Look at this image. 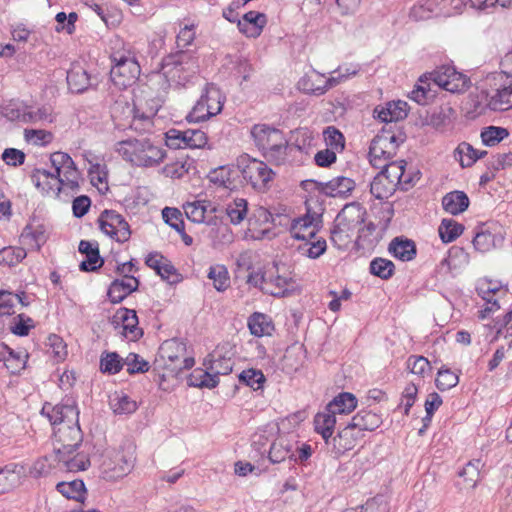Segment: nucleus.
<instances>
[{"label":"nucleus","mask_w":512,"mask_h":512,"mask_svg":"<svg viewBox=\"0 0 512 512\" xmlns=\"http://www.w3.org/2000/svg\"><path fill=\"white\" fill-rule=\"evenodd\" d=\"M405 165L406 162L403 160L393 161L381 166L382 170L378 174L385 175L392 184L395 186L402 185V188L407 190L409 186L414 184V178H404Z\"/></svg>","instance_id":"obj_25"},{"label":"nucleus","mask_w":512,"mask_h":512,"mask_svg":"<svg viewBox=\"0 0 512 512\" xmlns=\"http://www.w3.org/2000/svg\"><path fill=\"white\" fill-rule=\"evenodd\" d=\"M326 146L335 152H342L345 148L344 135L334 126H328L323 131Z\"/></svg>","instance_id":"obj_53"},{"label":"nucleus","mask_w":512,"mask_h":512,"mask_svg":"<svg viewBox=\"0 0 512 512\" xmlns=\"http://www.w3.org/2000/svg\"><path fill=\"white\" fill-rule=\"evenodd\" d=\"M248 203L244 198H236L226 207V214L232 224H240L247 215Z\"/></svg>","instance_id":"obj_49"},{"label":"nucleus","mask_w":512,"mask_h":512,"mask_svg":"<svg viewBox=\"0 0 512 512\" xmlns=\"http://www.w3.org/2000/svg\"><path fill=\"white\" fill-rule=\"evenodd\" d=\"M432 81L440 88L452 93L466 90L470 85L469 78L451 66H442L430 73Z\"/></svg>","instance_id":"obj_12"},{"label":"nucleus","mask_w":512,"mask_h":512,"mask_svg":"<svg viewBox=\"0 0 512 512\" xmlns=\"http://www.w3.org/2000/svg\"><path fill=\"white\" fill-rule=\"evenodd\" d=\"M162 217L166 224L173 228L178 233L184 231V221L182 219V213L177 208L165 207L162 210Z\"/></svg>","instance_id":"obj_63"},{"label":"nucleus","mask_w":512,"mask_h":512,"mask_svg":"<svg viewBox=\"0 0 512 512\" xmlns=\"http://www.w3.org/2000/svg\"><path fill=\"white\" fill-rule=\"evenodd\" d=\"M469 198L463 191H452L442 198L444 210L452 215L463 213L469 206Z\"/></svg>","instance_id":"obj_31"},{"label":"nucleus","mask_w":512,"mask_h":512,"mask_svg":"<svg viewBox=\"0 0 512 512\" xmlns=\"http://www.w3.org/2000/svg\"><path fill=\"white\" fill-rule=\"evenodd\" d=\"M184 211L192 222L211 225L214 223L211 215L216 213L217 207L210 201L199 200L184 205Z\"/></svg>","instance_id":"obj_20"},{"label":"nucleus","mask_w":512,"mask_h":512,"mask_svg":"<svg viewBox=\"0 0 512 512\" xmlns=\"http://www.w3.org/2000/svg\"><path fill=\"white\" fill-rule=\"evenodd\" d=\"M406 365L412 374L420 377H425L432 369L430 362L424 356L411 355L408 357Z\"/></svg>","instance_id":"obj_62"},{"label":"nucleus","mask_w":512,"mask_h":512,"mask_svg":"<svg viewBox=\"0 0 512 512\" xmlns=\"http://www.w3.org/2000/svg\"><path fill=\"white\" fill-rule=\"evenodd\" d=\"M395 190L396 186L385 175L377 174L370 184V193L378 200L388 199Z\"/></svg>","instance_id":"obj_41"},{"label":"nucleus","mask_w":512,"mask_h":512,"mask_svg":"<svg viewBox=\"0 0 512 512\" xmlns=\"http://www.w3.org/2000/svg\"><path fill=\"white\" fill-rule=\"evenodd\" d=\"M56 490L67 499L83 502L87 493L82 480L62 481L56 485Z\"/></svg>","instance_id":"obj_35"},{"label":"nucleus","mask_w":512,"mask_h":512,"mask_svg":"<svg viewBox=\"0 0 512 512\" xmlns=\"http://www.w3.org/2000/svg\"><path fill=\"white\" fill-rule=\"evenodd\" d=\"M111 60L114 65L110 69V79L119 89H125L136 82L140 75V65L135 59L130 47L122 42L119 35L114 36L111 41Z\"/></svg>","instance_id":"obj_1"},{"label":"nucleus","mask_w":512,"mask_h":512,"mask_svg":"<svg viewBox=\"0 0 512 512\" xmlns=\"http://www.w3.org/2000/svg\"><path fill=\"white\" fill-rule=\"evenodd\" d=\"M505 233L503 227L497 222H487L477 228L473 238L474 248L482 253L502 246Z\"/></svg>","instance_id":"obj_11"},{"label":"nucleus","mask_w":512,"mask_h":512,"mask_svg":"<svg viewBox=\"0 0 512 512\" xmlns=\"http://www.w3.org/2000/svg\"><path fill=\"white\" fill-rule=\"evenodd\" d=\"M320 222L321 216L318 214L307 213L296 218L290 226L291 236L302 241L312 240L318 232Z\"/></svg>","instance_id":"obj_18"},{"label":"nucleus","mask_w":512,"mask_h":512,"mask_svg":"<svg viewBox=\"0 0 512 512\" xmlns=\"http://www.w3.org/2000/svg\"><path fill=\"white\" fill-rule=\"evenodd\" d=\"M482 99L492 111H506L512 108V83L501 85L491 94L486 90L480 92Z\"/></svg>","instance_id":"obj_19"},{"label":"nucleus","mask_w":512,"mask_h":512,"mask_svg":"<svg viewBox=\"0 0 512 512\" xmlns=\"http://www.w3.org/2000/svg\"><path fill=\"white\" fill-rule=\"evenodd\" d=\"M456 153L460 156V164L462 167H470L477 160L487 155L485 150H477L469 143L463 142L456 148Z\"/></svg>","instance_id":"obj_42"},{"label":"nucleus","mask_w":512,"mask_h":512,"mask_svg":"<svg viewBox=\"0 0 512 512\" xmlns=\"http://www.w3.org/2000/svg\"><path fill=\"white\" fill-rule=\"evenodd\" d=\"M407 103L404 101H393L387 103L386 107H376L374 113L382 122H396L406 118Z\"/></svg>","instance_id":"obj_28"},{"label":"nucleus","mask_w":512,"mask_h":512,"mask_svg":"<svg viewBox=\"0 0 512 512\" xmlns=\"http://www.w3.org/2000/svg\"><path fill=\"white\" fill-rule=\"evenodd\" d=\"M50 171L45 169H34L31 174L33 184L40 189L43 193L49 194L51 192L57 194L58 177L54 176Z\"/></svg>","instance_id":"obj_32"},{"label":"nucleus","mask_w":512,"mask_h":512,"mask_svg":"<svg viewBox=\"0 0 512 512\" xmlns=\"http://www.w3.org/2000/svg\"><path fill=\"white\" fill-rule=\"evenodd\" d=\"M187 383L192 387L199 388H215L219 383V378L216 375H213L210 370H203L201 368H197L193 370V372L187 378Z\"/></svg>","instance_id":"obj_40"},{"label":"nucleus","mask_w":512,"mask_h":512,"mask_svg":"<svg viewBox=\"0 0 512 512\" xmlns=\"http://www.w3.org/2000/svg\"><path fill=\"white\" fill-rule=\"evenodd\" d=\"M403 139L388 131L377 134L369 146L370 163L377 168L381 167V160L392 159Z\"/></svg>","instance_id":"obj_7"},{"label":"nucleus","mask_w":512,"mask_h":512,"mask_svg":"<svg viewBox=\"0 0 512 512\" xmlns=\"http://www.w3.org/2000/svg\"><path fill=\"white\" fill-rule=\"evenodd\" d=\"M198 62L191 54L176 52L162 61L161 73L170 86L184 87L198 72Z\"/></svg>","instance_id":"obj_5"},{"label":"nucleus","mask_w":512,"mask_h":512,"mask_svg":"<svg viewBox=\"0 0 512 512\" xmlns=\"http://www.w3.org/2000/svg\"><path fill=\"white\" fill-rule=\"evenodd\" d=\"M350 423L364 434L365 431H374L382 424V417L371 410H360L353 416Z\"/></svg>","instance_id":"obj_30"},{"label":"nucleus","mask_w":512,"mask_h":512,"mask_svg":"<svg viewBox=\"0 0 512 512\" xmlns=\"http://www.w3.org/2000/svg\"><path fill=\"white\" fill-rule=\"evenodd\" d=\"M295 456L293 443L285 437L275 439L269 448L268 458L271 463L278 464Z\"/></svg>","instance_id":"obj_26"},{"label":"nucleus","mask_w":512,"mask_h":512,"mask_svg":"<svg viewBox=\"0 0 512 512\" xmlns=\"http://www.w3.org/2000/svg\"><path fill=\"white\" fill-rule=\"evenodd\" d=\"M335 425L336 415L328 411L327 407L324 411L317 413L314 417L315 431L322 436L326 446H330Z\"/></svg>","instance_id":"obj_27"},{"label":"nucleus","mask_w":512,"mask_h":512,"mask_svg":"<svg viewBox=\"0 0 512 512\" xmlns=\"http://www.w3.org/2000/svg\"><path fill=\"white\" fill-rule=\"evenodd\" d=\"M111 407L116 414H130L136 411L137 404L126 394H117L111 400Z\"/></svg>","instance_id":"obj_59"},{"label":"nucleus","mask_w":512,"mask_h":512,"mask_svg":"<svg viewBox=\"0 0 512 512\" xmlns=\"http://www.w3.org/2000/svg\"><path fill=\"white\" fill-rule=\"evenodd\" d=\"M316 185L317 190L333 198L347 199L356 187V183L352 178L338 176L328 182L311 181Z\"/></svg>","instance_id":"obj_17"},{"label":"nucleus","mask_w":512,"mask_h":512,"mask_svg":"<svg viewBox=\"0 0 512 512\" xmlns=\"http://www.w3.org/2000/svg\"><path fill=\"white\" fill-rule=\"evenodd\" d=\"M27 256L26 250L22 247H4L0 249V264L16 266Z\"/></svg>","instance_id":"obj_52"},{"label":"nucleus","mask_w":512,"mask_h":512,"mask_svg":"<svg viewBox=\"0 0 512 512\" xmlns=\"http://www.w3.org/2000/svg\"><path fill=\"white\" fill-rule=\"evenodd\" d=\"M509 135L508 130L503 127L489 126L481 132V139L484 145L494 146Z\"/></svg>","instance_id":"obj_60"},{"label":"nucleus","mask_w":512,"mask_h":512,"mask_svg":"<svg viewBox=\"0 0 512 512\" xmlns=\"http://www.w3.org/2000/svg\"><path fill=\"white\" fill-rule=\"evenodd\" d=\"M478 295L486 302V307L479 312V318L485 319L490 313L498 311L502 304L501 300L508 296V290L498 286L492 281L482 282L477 287Z\"/></svg>","instance_id":"obj_13"},{"label":"nucleus","mask_w":512,"mask_h":512,"mask_svg":"<svg viewBox=\"0 0 512 512\" xmlns=\"http://www.w3.org/2000/svg\"><path fill=\"white\" fill-rule=\"evenodd\" d=\"M56 459L61 464V469L68 472L84 471L90 466L89 458L83 453L57 454Z\"/></svg>","instance_id":"obj_34"},{"label":"nucleus","mask_w":512,"mask_h":512,"mask_svg":"<svg viewBox=\"0 0 512 512\" xmlns=\"http://www.w3.org/2000/svg\"><path fill=\"white\" fill-rule=\"evenodd\" d=\"M463 230V225L453 219H443L438 227L439 236L444 243L453 242Z\"/></svg>","instance_id":"obj_44"},{"label":"nucleus","mask_w":512,"mask_h":512,"mask_svg":"<svg viewBox=\"0 0 512 512\" xmlns=\"http://www.w3.org/2000/svg\"><path fill=\"white\" fill-rule=\"evenodd\" d=\"M68 88L73 93H83L98 84V77L79 62L72 63L67 71Z\"/></svg>","instance_id":"obj_16"},{"label":"nucleus","mask_w":512,"mask_h":512,"mask_svg":"<svg viewBox=\"0 0 512 512\" xmlns=\"http://www.w3.org/2000/svg\"><path fill=\"white\" fill-rule=\"evenodd\" d=\"M251 136L262 156L270 163L280 165L287 157L288 141L284 133L267 124H255Z\"/></svg>","instance_id":"obj_2"},{"label":"nucleus","mask_w":512,"mask_h":512,"mask_svg":"<svg viewBox=\"0 0 512 512\" xmlns=\"http://www.w3.org/2000/svg\"><path fill=\"white\" fill-rule=\"evenodd\" d=\"M292 279L287 276L271 275L267 278L266 286L262 287V291L272 296L283 297L289 291Z\"/></svg>","instance_id":"obj_39"},{"label":"nucleus","mask_w":512,"mask_h":512,"mask_svg":"<svg viewBox=\"0 0 512 512\" xmlns=\"http://www.w3.org/2000/svg\"><path fill=\"white\" fill-rule=\"evenodd\" d=\"M63 174V177L58 176V187H57V194L61 192V189L63 186L69 188L72 191H76L79 189V179H80V173L78 169L76 168L75 163L73 162V165H66V167L61 171Z\"/></svg>","instance_id":"obj_43"},{"label":"nucleus","mask_w":512,"mask_h":512,"mask_svg":"<svg viewBox=\"0 0 512 512\" xmlns=\"http://www.w3.org/2000/svg\"><path fill=\"white\" fill-rule=\"evenodd\" d=\"M166 145L171 149L203 148L208 141L206 134L199 129H169L165 133Z\"/></svg>","instance_id":"obj_9"},{"label":"nucleus","mask_w":512,"mask_h":512,"mask_svg":"<svg viewBox=\"0 0 512 512\" xmlns=\"http://www.w3.org/2000/svg\"><path fill=\"white\" fill-rule=\"evenodd\" d=\"M202 96L205 98L207 107L213 116L221 112L223 108L224 97L218 88L213 85H208L202 93Z\"/></svg>","instance_id":"obj_48"},{"label":"nucleus","mask_w":512,"mask_h":512,"mask_svg":"<svg viewBox=\"0 0 512 512\" xmlns=\"http://www.w3.org/2000/svg\"><path fill=\"white\" fill-rule=\"evenodd\" d=\"M389 252L401 261H411L416 257L417 249L414 241L403 238H394L388 247Z\"/></svg>","instance_id":"obj_29"},{"label":"nucleus","mask_w":512,"mask_h":512,"mask_svg":"<svg viewBox=\"0 0 512 512\" xmlns=\"http://www.w3.org/2000/svg\"><path fill=\"white\" fill-rule=\"evenodd\" d=\"M469 255L465 250L458 246H453L449 249L448 255L441 262V265H447L449 270L456 269L460 265L467 264Z\"/></svg>","instance_id":"obj_56"},{"label":"nucleus","mask_w":512,"mask_h":512,"mask_svg":"<svg viewBox=\"0 0 512 512\" xmlns=\"http://www.w3.org/2000/svg\"><path fill=\"white\" fill-rule=\"evenodd\" d=\"M124 363L116 352H103L100 357V371L110 375L118 373Z\"/></svg>","instance_id":"obj_47"},{"label":"nucleus","mask_w":512,"mask_h":512,"mask_svg":"<svg viewBox=\"0 0 512 512\" xmlns=\"http://www.w3.org/2000/svg\"><path fill=\"white\" fill-rule=\"evenodd\" d=\"M116 318L122 322V334L129 341H137L143 336V330L138 326L139 321L135 310L120 308Z\"/></svg>","instance_id":"obj_23"},{"label":"nucleus","mask_w":512,"mask_h":512,"mask_svg":"<svg viewBox=\"0 0 512 512\" xmlns=\"http://www.w3.org/2000/svg\"><path fill=\"white\" fill-rule=\"evenodd\" d=\"M363 437L364 434L349 422L331 439L328 451L337 458L352 450Z\"/></svg>","instance_id":"obj_15"},{"label":"nucleus","mask_w":512,"mask_h":512,"mask_svg":"<svg viewBox=\"0 0 512 512\" xmlns=\"http://www.w3.org/2000/svg\"><path fill=\"white\" fill-rule=\"evenodd\" d=\"M327 245L326 240L319 238L316 241L307 240L303 244L299 245L298 250L302 255H305L311 259L320 257L326 251Z\"/></svg>","instance_id":"obj_57"},{"label":"nucleus","mask_w":512,"mask_h":512,"mask_svg":"<svg viewBox=\"0 0 512 512\" xmlns=\"http://www.w3.org/2000/svg\"><path fill=\"white\" fill-rule=\"evenodd\" d=\"M208 278L213 281L217 291H225L230 285V278L227 269L223 265L211 266Z\"/></svg>","instance_id":"obj_54"},{"label":"nucleus","mask_w":512,"mask_h":512,"mask_svg":"<svg viewBox=\"0 0 512 512\" xmlns=\"http://www.w3.org/2000/svg\"><path fill=\"white\" fill-rule=\"evenodd\" d=\"M241 172L244 180L258 192H265L275 177L273 170L263 161L243 157Z\"/></svg>","instance_id":"obj_6"},{"label":"nucleus","mask_w":512,"mask_h":512,"mask_svg":"<svg viewBox=\"0 0 512 512\" xmlns=\"http://www.w3.org/2000/svg\"><path fill=\"white\" fill-rule=\"evenodd\" d=\"M326 407L335 415L348 414L357 407V399L352 393L341 392Z\"/></svg>","instance_id":"obj_36"},{"label":"nucleus","mask_w":512,"mask_h":512,"mask_svg":"<svg viewBox=\"0 0 512 512\" xmlns=\"http://www.w3.org/2000/svg\"><path fill=\"white\" fill-rule=\"evenodd\" d=\"M22 467L11 463L0 468V494L6 493L19 484Z\"/></svg>","instance_id":"obj_37"},{"label":"nucleus","mask_w":512,"mask_h":512,"mask_svg":"<svg viewBox=\"0 0 512 512\" xmlns=\"http://www.w3.org/2000/svg\"><path fill=\"white\" fill-rule=\"evenodd\" d=\"M463 5V0H441V3L437 5H434L432 1H427L425 5L413 7L411 15L416 19H424L430 17V14L424 15L425 11L428 13H434L435 15L442 13L449 14L450 10L448 7H451L455 10H460Z\"/></svg>","instance_id":"obj_24"},{"label":"nucleus","mask_w":512,"mask_h":512,"mask_svg":"<svg viewBox=\"0 0 512 512\" xmlns=\"http://www.w3.org/2000/svg\"><path fill=\"white\" fill-rule=\"evenodd\" d=\"M370 273L383 280L390 279L395 271V265L391 260L377 257L370 262Z\"/></svg>","instance_id":"obj_46"},{"label":"nucleus","mask_w":512,"mask_h":512,"mask_svg":"<svg viewBox=\"0 0 512 512\" xmlns=\"http://www.w3.org/2000/svg\"><path fill=\"white\" fill-rule=\"evenodd\" d=\"M41 414L49 420L52 426H62L69 423H77L79 411L73 403H60L53 405L45 402L41 409Z\"/></svg>","instance_id":"obj_14"},{"label":"nucleus","mask_w":512,"mask_h":512,"mask_svg":"<svg viewBox=\"0 0 512 512\" xmlns=\"http://www.w3.org/2000/svg\"><path fill=\"white\" fill-rule=\"evenodd\" d=\"M185 345L177 340L165 341L160 347V356L175 363L184 355Z\"/></svg>","instance_id":"obj_50"},{"label":"nucleus","mask_w":512,"mask_h":512,"mask_svg":"<svg viewBox=\"0 0 512 512\" xmlns=\"http://www.w3.org/2000/svg\"><path fill=\"white\" fill-rule=\"evenodd\" d=\"M459 382L458 375L448 368H441L435 380L436 387L440 391H447L455 387Z\"/></svg>","instance_id":"obj_61"},{"label":"nucleus","mask_w":512,"mask_h":512,"mask_svg":"<svg viewBox=\"0 0 512 512\" xmlns=\"http://www.w3.org/2000/svg\"><path fill=\"white\" fill-rule=\"evenodd\" d=\"M115 151L121 157L138 167H154L166 157V151L154 145L148 139H127L115 145Z\"/></svg>","instance_id":"obj_3"},{"label":"nucleus","mask_w":512,"mask_h":512,"mask_svg":"<svg viewBox=\"0 0 512 512\" xmlns=\"http://www.w3.org/2000/svg\"><path fill=\"white\" fill-rule=\"evenodd\" d=\"M482 466L480 459L471 460L458 472V475L464 479L466 486L474 488L480 480Z\"/></svg>","instance_id":"obj_45"},{"label":"nucleus","mask_w":512,"mask_h":512,"mask_svg":"<svg viewBox=\"0 0 512 512\" xmlns=\"http://www.w3.org/2000/svg\"><path fill=\"white\" fill-rule=\"evenodd\" d=\"M194 161L190 159L177 160L174 163L167 164L163 168V174L166 177L173 179L182 178L185 174H188L191 169H194Z\"/></svg>","instance_id":"obj_51"},{"label":"nucleus","mask_w":512,"mask_h":512,"mask_svg":"<svg viewBox=\"0 0 512 512\" xmlns=\"http://www.w3.org/2000/svg\"><path fill=\"white\" fill-rule=\"evenodd\" d=\"M457 118L455 109L449 104L436 108L430 116V124L436 129H443L453 124Z\"/></svg>","instance_id":"obj_38"},{"label":"nucleus","mask_w":512,"mask_h":512,"mask_svg":"<svg viewBox=\"0 0 512 512\" xmlns=\"http://www.w3.org/2000/svg\"><path fill=\"white\" fill-rule=\"evenodd\" d=\"M238 378L242 384H245L254 390L263 388V385L266 381L263 372L253 368L243 370L239 374Z\"/></svg>","instance_id":"obj_55"},{"label":"nucleus","mask_w":512,"mask_h":512,"mask_svg":"<svg viewBox=\"0 0 512 512\" xmlns=\"http://www.w3.org/2000/svg\"><path fill=\"white\" fill-rule=\"evenodd\" d=\"M83 440L82 431L77 423H69L54 428L55 454H73Z\"/></svg>","instance_id":"obj_8"},{"label":"nucleus","mask_w":512,"mask_h":512,"mask_svg":"<svg viewBox=\"0 0 512 512\" xmlns=\"http://www.w3.org/2000/svg\"><path fill=\"white\" fill-rule=\"evenodd\" d=\"M135 450V445L130 441H124L117 449L106 450L100 465L103 478L116 481L127 476L135 465Z\"/></svg>","instance_id":"obj_4"},{"label":"nucleus","mask_w":512,"mask_h":512,"mask_svg":"<svg viewBox=\"0 0 512 512\" xmlns=\"http://www.w3.org/2000/svg\"><path fill=\"white\" fill-rule=\"evenodd\" d=\"M78 250L81 254L86 255V259L83 260L79 265L80 271L94 272L101 268L104 264V260L100 256L98 242L81 240L78 246Z\"/></svg>","instance_id":"obj_21"},{"label":"nucleus","mask_w":512,"mask_h":512,"mask_svg":"<svg viewBox=\"0 0 512 512\" xmlns=\"http://www.w3.org/2000/svg\"><path fill=\"white\" fill-rule=\"evenodd\" d=\"M98 223L103 233L119 243L128 241L131 236L128 222L114 210H104L98 218Z\"/></svg>","instance_id":"obj_10"},{"label":"nucleus","mask_w":512,"mask_h":512,"mask_svg":"<svg viewBox=\"0 0 512 512\" xmlns=\"http://www.w3.org/2000/svg\"><path fill=\"white\" fill-rule=\"evenodd\" d=\"M267 23L266 15L256 11H249L243 16V21L238 20L239 32H246L247 25L251 24L255 29L262 30Z\"/></svg>","instance_id":"obj_58"},{"label":"nucleus","mask_w":512,"mask_h":512,"mask_svg":"<svg viewBox=\"0 0 512 512\" xmlns=\"http://www.w3.org/2000/svg\"><path fill=\"white\" fill-rule=\"evenodd\" d=\"M139 284L140 282L136 277L115 279L107 291L109 300L114 304L122 302L128 295L138 290Z\"/></svg>","instance_id":"obj_22"},{"label":"nucleus","mask_w":512,"mask_h":512,"mask_svg":"<svg viewBox=\"0 0 512 512\" xmlns=\"http://www.w3.org/2000/svg\"><path fill=\"white\" fill-rule=\"evenodd\" d=\"M205 98L201 95L199 100L196 102L186 119L189 122H202L209 119L212 115L211 111L207 107Z\"/></svg>","instance_id":"obj_64"},{"label":"nucleus","mask_w":512,"mask_h":512,"mask_svg":"<svg viewBox=\"0 0 512 512\" xmlns=\"http://www.w3.org/2000/svg\"><path fill=\"white\" fill-rule=\"evenodd\" d=\"M248 328L256 337L270 336L274 331V324L266 314L255 312L248 318Z\"/></svg>","instance_id":"obj_33"}]
</instances>
